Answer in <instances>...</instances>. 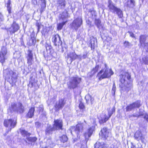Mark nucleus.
<instances>
[{
	"label": "nucleus",
	"instance_id": "23",
	"mask_svg": "<svg viewBox=\"0 0 148 148\" xmlns=\"http://www.w3.org/2000/svg\"><path fill=\"white\" fill-rule=\"evenodd\" d=\"M112 11L114 13L116 12L119 18H121L123 16V13L121 10L116 7Z\"/></svg>",
	"mask_w": 148,
	"mask_h": 148
},
{
	"label": "nucleus",
	"instance_id": "29",
	"mask_svg": "<svg viewBox=\"0 0 148 148\" xmlns=\"http://www.w3.org/2000/svg\"><path fill=\"white\" fill-rule=\"evenodd\" d=\"M26 139L29 142L32 143H31L32 145H34V143L32 144V143H34L36 142L37 140V138L36 137H27Z\"/></svg>",
	"mask_w": 148,
	"mask_h": 148
},
{
	"label": "nucleus",
	"instance_id": "5",
	"mask_svg": "<svg viewBox=\"0 0 148 148\" xmlns=\"http://www.w3.org/2000/svg\"><path fill=\"white\" fill-rule=\"evenodd\" d=\"M68 17V14L66 11L62 13L60 18V20L63 21L62 23H58L57 25V29L60 30L62 28L63 25L67 22V18Z\"/></svg>",
	"mask_w": 148,
	"mask_h": 148
},
{
	"label": "nucleus",
	"instance_id": "11",
	"mask_svg": "<svg viewBox=\"0 0 148 148\" xmlns=\"http://www.w3.org/2000/svg\"><path fill=\"white\" fill-rule=\"evenodd\" d=\"M53 126L54 130H62L63 126V122L61 119L54 120Z\"/></svg>",
	"mask_w": 148,
	"mask_h": 148
},
{
	"label": "nucleus",
	"instance_id": "57",
	"mask_svg": "<svg viewBox=\"0 0 148 148\" xmlns=\"http://www.w3.org/2000/svg\"><path fill=\"white\" fill-rule=\"evenodd\" d=\"M93 123L94 124H95V123H96V121H95V119H93Z\"/></svg>",
	"mask_w": 148,
	"mask_h": 148
},
{
	"label": "nucleus",
	"instance_id": "58",
	"mask_svg": "<svg viewBox=\"0 0 148 148\" xmlns=\"http://www.w3.org/2000/svg\"><path fill=\"white\" fill-rule=\"evenodd\" d=\"M142 1V2H143V0H141Z\"/></svg>",
	"mask_w": 148,
	"mask_h": 148
},
{
	"label": "nucleus",
	"instance_id": "4",
	"mask_svg": "<svg viewBox=\"0 0 148 148\" xmlns=\"http://www.w3.org/2000/svg\"><path fill=\"white\" fill-rule=\"evenodd\" d=\"M83 123H78L75 126L72 127L71 133L72 135L74 134V133L76 134L77 137H79V135L82 133L83 131V128L84 125L86 124V121L84 120Z\"/></svg>",
	"mask_w": 148,
	"mask_h": 148
},
{
	"label": "nucleus",
	"instance_id": "54",
	"mask_svg": "<svg viewBox=\"0 0 148 148\" xmlns=\"http://www.w3.org/2000/svg\"><path fill=\"white\" fill-rule=\"evenodd\" d=\"M67 145H63V147H66L67 146H69L70 144L69 143H67Z\"/></svg>",
	"mask_w": 148,
	"mask_h": 148
},
{
	"label": "nucleus",
	"instance_id": "6",
	"mask_svg": "<svg viewBox=\"0 0 148 148\" xmlns=\"http://www.w3.org/2000/svg\"><path fill=\"white\" fill-rule=\"evenodd\" d=\"M81 79L78 77H71L70 80L69 86L70 88H74L77 86L80 83Z\"/></svg>",
	"mask_w": 148,
	"mask_h": 148
},
{
	"label": "nucleus",
	"instance_id": "55",
	"mask_svg": "<svg viewBox=\"0 0 148 148\" xmlns=\"http://www.w3.org/2000/svg\"><path fill=\"white\" fill-rule=\"evenodd\" d=\"M51 47V46H48L47 47L46 46V49L47 50L48 49H50Z\"/></svg>",
	"mask_w": 148,
	"mask_h": 148
},
{
	"label": "nucleus",
	"instance_id": "27",
	"mask_svg": "<svg viewBox=\"0 0 148 148\" xmlns=\"http://www.w3.org/2000/svg\"><path fill=\"white\" fill-rule=\"evenodd\" d=\"M110 117L108 115L106 114L105 115L104 118L101 119L99 120V123L100 124L105 123L109 119Z\"/></svg>",
	"mask_w": 148,
	"mask_h": 148
},
{
	"label": "nucleus",
	"instance_id": "24",
	"mask_svg": "<svg viewBox=\"0 0 148 148\" xmlns=\"http://www.w3.org/2000/svg\"><path fill=\"white\" fill-rule=\"evenodd\" d=\"M17 109L16 111L19 112L20 113L23 112L24 111V107L21 103L18 102L17 103Z\"/></svg>",
	"mask_w": 148,
	"mask_h": 148
},
{
	"label": "nucleus",
	"instance_id": "56",
	"mask_svg": "<svg viewBox=\"0 0 148 148\" xmlns=\"http://www.w3.org/2000/svg\"><path fill=\"white\" fill-rule=\"evenodd\" d=\"M21 45H24V42H23V40H21Z\"/></svg>",
	"mask_w": 148,
	"mask_h": 148
},
{
	"label": "nucleus",
	"instance_id": "35",
	"mask_svg": "<svg viewBox=\"0 0 148 148\" xmlns=\"http://www.w3.org/2000/svg\"><path fill=\"white\" fill-rule=\"evenodd\" d=\"M100 67L99 65H96L95 67L92 69L91 71L92 74L93 75L96 73L97 71L99 68Z\"/></svg>",
	"mask_w": 148,
	"mask_h": 148
},
{
	"label": "nucleus",
	"instance_id": "48",
	"mask_svg": "<svg viewBox=\"0 0 148 148\" xmlns=\"http://www.w3.org/2000/svg\"><path fill=\"white\" fill-rule=\"evenodd\" d=\"M4 20L2 14L0 13V24Z\"/></svg>",
	"mask_w": 148,
	"mask_h": 148
},
{
	"label": "nucleus",
	"instance_id": "41",
	"mask_svg": "<svg viewBox=\"0 0 148 148\" xmlns=\"http://www.w3.org/2000/svg\"><path fill=\"white\" fill-rule=\"evenodd\" d=\"M21 132L22 135L24 136H27L28 134L27 132L24 130H21Z\"/></svg>",
	"mask_w": 148,
	"mask_h": 148
},
{
	"label": "nucleus",
	"instance_id": "53",
	"mask_svg": "<svg viewBox=\"0 0 148 148\" xmlns=\"http://www.w3.org/2000/svg\"><path fill=\"white\" fill-rule=\"evenodd\" d=\"M140 116V115L135 114H133L132 115V116H133V117H137L138 118Z\"/></svg>",
	"mask_w": 148,
	"mask_h": 148
},
{
	"label": "nucleus",
	"instance_id": "32",
	"mask_svg": "<svg viewBox=\"0 0 148 148\" xmlns=\"http://www.w3.org/2000/svg\"><path fill=\"white\" fill-rule=\"evenodd\" d=\"M60 140L61 142L64 143L67 141L68 138L66 135H63L60 137Z\"/></svg>",
	"mask_w": 148,
	"mask_h": 148
},
{
	"label": "nucleus",
	"instance_id": "60",
	"mask_svg": "<svg viewBox=\"0 0 148 148\" xmlns=\"http://www.w3.org/2000/svg\"><path fill=\"white\" fill-rule=\"evenodd\" d=\"M25 141L26 142V143H27V141L25 140Z\"/></svg>",
	"mask_w": 148,
	"mask_h": 148
},
{
	"label": "nucleus",
	"instance_id": "52",
	"mask_svg": "<svg viewBox=\"0 0 148 148\" xmlns=\"http://www.w3.org/2000/svg\"><path fill=\"white\" fill-rule=\"evenodd\" d=\"M144 118L147 121L148 120V114H145L144 116Z\"/></svg>",
	"mask_w": 148,
	"mask_h": 148
},
{
	"label": "nucleus",
	"instance_id": "36",
	"mask_svg": "<svg viewBox=\"0 0 148 148\" xmlns=\"http://www.w3.org/2000/svg\"><path fill=\"white\" fill-rule=\"evenodd\" d=\"M115 112V108L114 106L111 109H109L108 111V115L111 116L113 113Z\"/></svg>",
	"mask_w": 148,
	"mask_h": 148
},
{
	"label": "nucleus",
	"instance_id": "19",
	"mask_svg": "<svg viewBox=\"0 0 148 148\" xmlns=\"http://www.w3.org/2000/svg\"><path fill=\"white\" fill-rule=\"evenodd\" d=\"M54 130L53 126H52L50 125H47L45 130V135L47 136H50L53 133Z\"/></svg>",
	"mask_w": 148,
	"mask_h": 148
},
{
	"label": "nucleus",
	"instance_id": "26",
	"mask_svg": "<svg viewBox=\"0 0 148 148\" xmlns=\"http://www.w3.org/2000/svg\"><path fill=\"white\" fill-rule=\"evenodd\" d=\"M68 56L71 59V62H72L73 60L76 59L77 57V55L74 52H70L69 54L68 55Z\"/></svg>",
	"mask_w": 148,
	"mask_h": 148
},
{
	"label": "nucleus",
	"instance_id": "44",
	"mask_svg": "<svg viewBox=\"0 0 148 148\" xmlns=\"http://www.w3.org/2000/svg\"><path fill=\"white\" fill-rule=\"evenodd\" d=\"M35 38L34 37H31L30 40V41H31L32 44H34L36 42Z\"/></svg>",
	"mask_w": 148,
	"mask_h": 148
},
{
	"label": "nucleus",
	"instance_id": "59",
	"mask_svg": "<svg viewBox=\"0 0 148 148\" xmlns=\"http://www.w3.org/2000/svg\"><path fill=\"white\" fill-rule=\"evenodd\" d=\"M74 140L75 141L76 140H75V139H74Z\"/></svg>",
	"mask_w": 148,
	"mask_h": 148
},
{
	"label": "nucleus",
	"instance_id": "13",
	"mask_svg": "<svg viewBox=\"0 0 148 148\" xmlns=\"http://www.w3.org/2000/svg\"><path fill=\"white\" fill-rule=\"evenodd\" d=\"M90 14L92 15V18L93 19L95 18V23L97 28L99 29L102 28V26L101 24V21L99 19L95 18L96 15L95 11H92L90 12Z\"/></svg>",
	"mask_w": 148,
	"mask_h": 148
},
{
	"label": "nucleus",
	"instance_id": "51",
	"mask_svg": "<svg viewBox=\"0 0 148 148\" xmlns=\"http://www.w3.org/2000/svg\"><path fill=\"white\" fill-rule=\"evenodd\" d=\"M36 26L37 27V29H38V32H38L39 31V30L40 29V26L39 25V23H37L36 25Z\"/></svg>",
	"mask_w": 148,
	"mask_h": 148
},
{
	"label": "nucleus",
	"instance_id": "40",
	"mask_svg": "<svg viewBox=\"0 0 148 148\" xmlns=\"http://www.w3.org/2000/svg\"><path fill=\"white\" fill-rule=\"evenodd\" d=\"M43 125V124L39 122H36L35 123V126L37 128H39Z\"/></svg>",
	"mask_w": 148,
	"mask_h": 148
},
{
	"label": "nucleus",
	"instance_id": "17",
	"mask_svg": "<svg viewBox=\"0 0 148 148\" xmlns=\"http://www.w3.org/2000/svg\"><path fill=\"white\" fill-rule=\"evenodd\" d=\"M65 103L66 101L64 98L60 99L58 103H56L55 106L56 110L58 111L62 109L64 106Z\"/></svg>",
	"mask_w": 148,
	"mask_h": 148
},
{
	"label": "nucleus",
	"instance_id": "10",
	"mask_svg": "<svg viewBox=\"0 0 148 148\" xmlns=\"http://www.w3.org/2000/svg\"><path fill=\"white\" fill-rule=\"evenodd\" d=\"M16 123V120L11 119L5 120L4 123V126L6 127H9L10 130L15 126Z\"/></svg>",
	"mask_w": 148,
	"mask_h": 148
},
{
	"label": "nucleus",
	"instance_id": "1",
	"mask_svg": "<svg viewBox=\"0 0 148 148\" xmlns=\"http://www.w3.org/2000/svg\"><path fill=\"white\" fill-rule=\"evenodd\" d=\"M120 82L122 84L121 87L124 85L125 87V90L128 92L132 88V85L130 81L131 76L128 73H125L124 74L120 75Z\"/></svg>",
	"mask_w": 148,
	"mask_h": 148
},
{
	"label": "nucleus",
	"instance_id": "25",
	"mask_svg": "<svg viewBox=\"0 0 148 148\" xmlns=\"http://www.w3.org/2000/svg\"><path fill=\"white\" fill-rule=\"evenodd\" d=\"M35 111L34 107H32L29 110L27 114V116L29 118H32L34 115V112Z\"/></svg>",
	"mask_w": 148,
	"mask_h": 148
},
{
	"label": "nucleus",
	"instance_id": "38",
	"mask_svg": "<svg viewBox=\"0 0 148 148\" xmlns=\"http://www.w3.org/2000/svg\"><path fill=\"white\" fill-rule=\"evenodd\" d=\"M124 45L125 47L128 48L132 46V45L128 41H125L124 42Z\"/></svg>",
	"mask_w": 148,
	"mask_h": 148
},
{
	"label": "nucleus",
	"instance_id": "18",
	"mask_svg": "<svg viewBox=\"0 0 148 148\" xmlns=\"http://www.w3.org/2000/svg\"><path fill=\"white\" fill-rule=\"evenodd\" d=\"M52 41L55 46L61 45L62 43L60 37L58 35H55L52 38Z\"/></svg>",
	"mask_w": 148,
	"mask_h": 148
},
{
	"label": "nucleus",
	"instance_id": "30",
	"mask_svg": "<svg viewBox=\"0 0 148 148\" xmlns=\"http://www.w3.org/2000/svg\"><path fill=\"white\" fill-rule=\"evenodd\" d=\"M85 99L86 100L87 103H88L90 102L92 103L94 99L93 98H92L91 96L89 95H86L85 97Z\"/></svg>",
	"mask_w": 148,
	"mask_h": 148
},
{
	"label": "nucleus",
	"instance_id": "50",
	"mask_svg": "<svg viewBox=\"0 0 148 148\" xmlns=\"http://www.w3.org/2000/svg\"><path fill=\"white\" fill-rule=\"evenodd\" d=\"M77 59H78L79 60H81L82 59V56H81L80 55H77Z\"/></svg>",
	"mask_w": 148,
	"mask_h": 148
},
{
	"label": "nucleus",
	"instance_id": "7",
	"mask_svg": "<svg viewBox=\"0 0 148 148\" xmlns=\"http://www.w3.org/2000/svg\"><path fill=\"white\" fill-rule=\"evenodd\" d=\"M5 29L8 33L9 32L10 34L12 35L19 29L20 26L16 22L14 21L10 27H6Z\"/></svg>",
	"mask_w": 148,
	"mask_h": 148
},
{
	"label": "nucleus",
	"instance_id": "49",
	"mask_svg": "<svg viewBox=\"0 0 148 148\" xmlns=\"http://www.w3.org/2000/svg\"><path fill=\"white\" fill-rule=\"evenodd\" d=\"M128 33H129L130 35V36L132 38H135V36H134V34L133 32H131L128 31Z\"/></svg>",
	"mask_w": 148,
	"mask_h": 148
},
{
	"label": "nucleus",
	"instance_id": "45",
	"mask_svg": "<svg viewBox=\"0 0 148 148\" xmlns=\"http://www.w3.org/2000/svg\"><path fill=\"white\" fill-rule=\"evenodd\" d=\"M143 60L145 64H148V57H146L143 58Z\"/></svg>",
	"mask_w": 148,
	"mask_h": 148
},
{
	"label": "nucleus",
	"instance_id": "8",
	"mask_svg": "<svg viewBox=\"0 0 148 148\" xmlns=\"http://www.w3.org/2000/svg\"><path fill=\"white\" fill-rule=\"evenodd\" d=\"M7 50L6 47L4 46L2 47L0 51V62L2 63V64L7 59Z\"/></svg>",
	"mask_w": 148,
	"mask_h": 148
},
{
	"label": "nucleus",
	"instance_id": "39",
	"mask_svg": "<svg viewBox=\"0 0 148 148\" xmlns=\"http://www.w3.org/2000/svg\"><path fill=\"white\" fill-rule=\"evenodd\" d=\"M116 90V87L115 84L114 83L112 88L111 91L112 94L114 96L115 94V92Z\"/></svg>",
	"mask_w": 148,
	"mask_h": 148
},
{
	"label": "nucleus",
	"instance_id": "9",
	"mask_svg": "<svg viewBox=\"0 0 148 148\" xmlns=\"http://www.w3.org/2000/svg\"><path fill=\"white\" fill-rule=\"evenodd\" d=\"M82 23V19L81 18H77L73 21L71 25V27L73 29L77 31L78 28L80 27Z\"/></svg>",
	"mask_w": 148,
	"mask_h": 148
},
{
	"label": "nucleus",
	"instance_id": "20",
	"mask_svg": "<svg viewBox=\"0 0 148 148\" xmlns=\"http://www.w3.org/2000/svg\"><path fill=\"white\" fill-rule=\"evenodd\" d=\"M27 60V63L29 65H31L32 64L33 56L32 53V51L28 50L27 56L26 57Z\"/></svg>",
	"mask_w": 148,
	"mask_h": 148
},
{
	"label": "nucleus",
	"instance_id": "22",
	"mask_svg": "<svg viewBox=\"0 0 148 148\" xmlns=\"http://www.w3.org/2000/svg\"><path fill=\"white\" fill-rule=\"evenodd\" d=\"M125 5L128 7L133 8L135 5V0H128Z\"/></svg>",
	"mask_w": 148,
	"mask_h": 148
},
{
	"label": "nucleus",
	"instance_id": "31",
	"mask_svg": "<svg viewBox=\"0 0 148 148\" xmlns=\"http://www.w3.org/2000/svg\"><path fill=\"white\" fill-rule=\"evenodd\" d=\"M11 4V1L10 0H8V2L7 3V10L9 14H10L11 13V7L10 6Z\"/></svg>",
	"mask_w": 148,
	"mask_h": 148
},
{
	"label": "nucleus",
	"instance_id": "47",
	"mask_svg": "<svg viewBox=\"0 0 148 148\" xmlns=\"http://www.w3.org/2000/svg\"><path fill=\"white\" fill-rule=\"evenodd\" d=\"M87 52H85L83 53V55L82 56V59H85L87 57Z\"/></svg>",
	"mask_w": 148,
	"mask_h": 148
},
{
	"label": "nucleus",
	"instance_id": "43",
	"mask_svg": "<svg viewBox=\"0 0 148 148\" xmlns=\"http://www.w3.org/2000/svg\"><path fill=\"white\" fill-rule=\"evenodd\" d=\"M79 107L80 109H83L84 107V106L83 103L81 102H80Z\"/></svg>",
	"mask_w": 148,
	"mask_h": 148
},
{
	"label": "nucleus",
	"instance_id": "14",
	"mask_svg": "<svg viewBox=\"0 0 148 148\" xmlns=\"http://www.w3.org/2000/svg\"><path fill=\"white\" fill-rule=\"evenodd\" d=\"M99 134L104 140H106L111 135L110 132L108 130V129L106 127H103L102 129Z\"/></svg>",
	"mask_w": 148,
	"mask_h": 148
},
{
	"label": "nucleus",
	"instance_id": "33",
	"mask_svg": "<svg viewBox=\"0 0 148 148\" xmlns=\"http://www.w3.org/2000/svg\"><path fill=\"white\" fill-rule=\"evenodd\" d=\"M17 107V104H16L14 103H12L11 106L10 107V110L11 111H16Z\"/></svg>",
	"mask_w": 148,
	"mask_h": 148
},
{
	"label": "nucleus",
	"instance_id": "61",
	"mask_svg": "<svg viewBox=\"0 0 148 148\" xmlns=\"http://www.w3.org/2000/svg\"><path fill=\"white\" fill-rule=\"evenodd\" d=\"M147 121L148 122V120H147Z\"/></svg>",
	"mask_w": 148,
	"mask_h": 148
},
{
	"label": "nucleus",
	"instance_id": "21",
	"mask_svg": "<svg viewBox=\"0 0 148 148\" xmlns=\"http://www.w3.org/2000/svg\"><path fill=\"white\" fill-rule=\"evenodd\" d=\"M95 129L94 126H92L89 128L88 130L87 133H86L84 134L85 137V140L87 141L88 140V138L90 137L92 134L93 132Z\"/></svg>",
	"mask_w": 148,
	"mask_h": 148
},
{
	"label": "nucleus",
	"instance_id": "15",
	"mask_svg": "<svg viewBox=\"0 0 148 148\" xmlns=\"http://www.w3.org/2000/svg\"><path fill=\"white\" fill-rule=\"evenodd\" d=\"M134 138L138 141L141 140L143 143L145 142V136L142 134L140 130H138L134 134Z\"/></svg>",
	"mask_w": 148,
	"mask_h": 148
},
{
	"label": "nucleus",
	"instance_id": "46",
	"mask_svg": "<svg viewBox=\"0 0 148 148\" xmlns=\"http://www.w3.org/2000/svg\"><path fill=\"white\" fill-rule=\"evenodd\" d=\"M90 47L91 49H94V41H91V42L90 43Z\"/></svg>",
	"mask_w": 148,
	"mask_h": 148
},
{
	"label": "nucleus",
	"instance_id": "28",
	"mask_svg": "<svg viewBox=\"0 0 148 148\" xmlns=\"http://www.w3.org/2000/svg\"><path fill=\"white\" fill-rule=\"evenodd\" d=\"M105 146L103 142H97L95 145V148H103Z\"/></svg>",
	"mask_w": 148,
	"mask_h": 148
},
{
	"label": "nucleus",
	"instance_id": "12",
	"mask_svg": "<svg viewBox=\"0 0 148 148\" xmlns=\"http://www.w3.org/2000/svg\"><path fill=\"white\" fill-rule=\"evenodd\" d=\"M140 103V101H137L130 104L127 106L126 108V111H130L136 108H139L141 106Z\"/></svg>",
	"mask_w": 148,
	"mask_h": 148
},
{
	"label": "nucleus",
	"instance_id": "2",
	"mask_svg": "<svg viewBox=\"0 0 148 148\" xmlns=\"http://www.w3.org/2000/svg\"><path fill=\"white\" fill-rule=\"evenodd\" d=\"M105 67L102 69L98 73L97 75L100 77L99 79H101L105 78H109L114 74V72L111 69H109L106 63L104 64Z\"/></svg>",
	"mask_w": 148,
	"mask_h": 148
},
{
	"label": "nucleus",
	"instance_id": "34",
	"mask_svg": "<svg viewBox=\"0 0 148 148\" xmlns=\"http://www.w3.org/2000/svg\"><path fill=\"white\" fill-rule=\"evenodd\" d=\"M108 7L111 11H112L116 7L112 4V3L111 0L108 1Z\"/></svg>",
	"mask_w": 148,
	"mask_h": 148
},
{
	"label": "nucleus",
	"instance_id": "16",
	"mask_svg": "<svg viewBox=\"0 0 148 148\" xmlns=\"http://www.w3.org/2000/svg\"><path fill=\"white\" fill-rule=\"evenodd\" d=\"M146 37L144 35H141L140 37V43L141 46L144 47L147 52H148V43L145 42Z\"/></svg>",
	"mask_w": 148,
	"mask_h": 148
},
{
	"label": "nucleus",
	"instance_id": "37",
	"mask_svg": "<svg viewBox=\"0 0 148 148\" xmlns=\"http://www.w3.org/2000/svg\"><path fill=\"white\" fill-rule=\"evenodd\" d=\"M65 0H59L58 1L59 4L61 6L62 8H64L65 6V4L64 3Z\"/></svg>",
	"mask_w": 148,
	"mask_h": 148
},
{
	"label": "nucleus",
	"instance_id": "3",
	"mask_svg": "<svg viewBox=\"0 0 148 148\" xmlns=\"http://www.w3.org/2000/svg\"><path fill=\"white\" fill-rule=\"evenodd\" d=\"M3 73L5 78L10 82L15 83L16 82L17 76L16 73L8 69L4 71Z\"/></svg>",
	"mask_w": 148,
	"mask_h": 148
},
{
	"label": "nucleus",
	"instance_id": "42",
	"mask_svg": "<svg viewBox=\"0 0 148 148\" xmlns=\"http://www.w3.org/2000/svg\"><path fill=\"white\" fill-rule=\"evenodd\" d=\"M131 148H143L141 145L139 146L138 145H135L133 143H132V145L131 146Z\"/></svg>",
	"mask_w": 148,
	"mask_h": 148
}]
</instances>
